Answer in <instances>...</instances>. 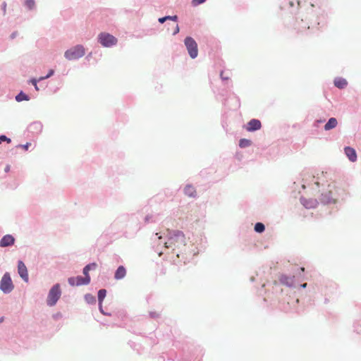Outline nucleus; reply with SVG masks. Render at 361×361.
<instances>
[{
  "label": "nucleus",
  "mask_w": 361,
  "mask_h": 361,
  "mask_svg": "<svg viewBox=\"0 0 361 361\" xmlns=\"http://www.w3.org/2000/svg\"><path fill=\"white\" fill-rule=\"evenodd\" d=\"M126 275V270L123 266H120L118 267L115 272L114 278L116 280L122 279Z\"/></svg>",
  "instance_id": "14"
},
{
  "label": "nucleus",
  "mask_w": 361,
  "mask_h": 361,
  "mask_svg": "<svg viewBox=\"0 0 361 361\" xmlns=\"http://www.w3.org/2000/svg\"><path fill=\"white\" fill-rule=\"evenodd\" d=\"M345 154L349 159V160L352 162H355L357 160V154L355 150L350 147H346L344 149Z\"/></svg>",
  "instance_id": "13"
},
{
  "label": "nucleus",
  "mask_w": 361,
  "mask_h": 361,
  "mask_svg": "<svg viewBox=\"0 0 361 361\" xmlns=\"http://www.w3.org/2000/svg\"><path fill=\"white\" fill-rule=\"evenodd\" d=\"M301 286H302V288H305V287L307 286V283H303L302 285H301Z\"/></svg>",
  "instance_id": "36"
},
{
  "label": "nucleus",
  "mask_w": 361,
  "mask_h": 361,
  "mask_svg": "<svg viewBox=\"0 0 361 361\" xmlns=\"http://www.w3.org/2000/svg\"><path fill=\"white\" fill-rule=\"evenodd\" d=\"M310 18L307 15L302 16L300 19H296L293 24V29L298 35L308 37L312 35V29L309 25Z\"/></svg>",
  "instance_id": "2"
},
{
  "label": "nucleus",
  "mask_w": 361,
  "mask_h": 361,
  "mask_svg": "<svg viewBox=\"0 0 361 361\" xmlns=\"http://www.w3.org/2000/svg\"><path fill=\"white\" fill-rule=\"evenodd\" d=\"M98 39L100 44L106 47H111L117 43V39L106 32L100 33L98 36Z\"/></svg>",
  "instance_id": "5"
},
{
  "label": "nucleus",
  "mask_w": 361,
  "mask_h": 361,
  "mask_svg": "<svg viewBox=\"0 0 361 361\" xmlns=\"http://www.w3.org/2000/svg\"><path fill=\"white\" fill-rule=\"evenodd\" d=\"M265 229L264 225L262 223H257L255 226V231L257 233H262Z\"/></svg>",
  "instance_id": "21"
},
{
  "label": "nucleus",
  "mask_w": 361,
  "mask_h": 361,
  "mask_svg": "<svg viewBox=\"0 0 361 361\" xmlns=\"http://www.w3.org/2000/svg\"><path fill=\"white\" fill-rule=\"evenodd\" d=\"M61 290L59 284L54 285L51 290H49L48 297H47V304L49 306L54 305L59 298L61 297Z\"/></svg>",
  "instance_id": "4"
},
{
  "label": "nucleus",
  "mask_w": 361,
  "mask_h": 361,
  "mask_svg": "<svg viewBox=\"0 0 361 361\" xmlns=\"http://www.w3.org/2000/svg\"><path fill=\"white\" fill-rule=\"evenodd\" d=\"M25 5L28 9H32L35 5L34 0H25Z\"/></svg>",
  "instance_id": "24"
},
{
  "label": "nucleus",
  "mask_w": 361,
  "mask_h": 361,
  "mask_svg": "<svg viewBox=\"0 0 361 361\" xmlns=\"http://www.w3.org/2000/svg\"><path fill=\"white\" fill-rule=\"evenodd\" d=\"M165 247L171 249V252H166L169 260L173 264L183 261L185 263L188 255H190V245L187 244L185 235L181 231H175L165 242Z\"/></svg>",
  "instance_id": "1"
},
{
  "label": "nucleus",
  "mask_w": 361,
  "mask_h": 361,
  "mask_svg": "<svg viewBox=\"0 0 361 361\" xmlns=\"http://www.w3.org/2000/svg\"><path fill=\"white\" fill-rule=\"evenodd\" d=\"M85 49L82 45H77L68 49L64 56L68 60H75L85 55Z\"/></svg>",
  "instance_id": "3"
},
{
  "label": "nucleus",
  "mask_w": 361,
  "mask_h": 361,
  "mask_svg": "<svg viewBox=\"0 0 361 361\" xmlns=\"http://www.w3.org/2000/svg\"><path fill=\"white\" fill-rule=\"evenodd\" d=\"M334 85L338 88H344L347 85V82L345 79L338 78L334 80Z\"/></svg>",
  "instance_id": "17"
},
{
  "label": "nucleus",
  "mask_w": 361,
  "mask_h": 361,
  "mask_svg": "<svg viewBox=\"0 0 361 361\" xmlns=\"http://www.w3.org/2000/svg\"><path fill=\"white\" fill-rule=\"evenodd\" d=\"M317 26H319V25H320V23H319V22H317Z\"/></svg>",
  "instance_id": "38"
},
{
  "label": "nucleus",
  "mask_w": 361,
  "mask_h": 361,
  "mask_svg": "<svg viewBox=\"0 0 361 361\" xmlns=\"http://www.w3.org/2000/svg\"><path fill=\"white\" fill-rule=\"evenodd\" d=\"M261 127L262 124L260 121L257 119H252L247 123L246 130L249 132H252L259 130Z\"/></svg>",
  "instance_id": "9"
},
{
  "label": "nucleus",
  "mask_w": 361,
  "mask_h": 361,
  "mask_svg": "<svg viewBox=\"0 0 361 361\" xmlns=\"http://www.w3.org/2000/svg\"><path fill=\"white\" fill-rule=\"evenodd\" d=\"M178 32H179V27H178V25L176 24L175 30L173 32V35H176L177 33H178Z\"/></svg>",
  "instance_id": "30"
},
{
  "label": "nucleus",
  "mask_w": 361,
  "mask_h": 361,
  "mask_svg": "<svg viewBox=\"0 0 361 361\" xmlns=\"http://www.w3.org/2000/svg\"><path fill=\"white\" fill-rule=\"evenodd\" d=\"M18 271L20 277L25 281H28L27 269L25 264L22 261L18 262Z\"/></svg>",
  "instance_id": "10"
},
{
  "label": "nucleus",
  "mask_w": 361,
  "mask_h": 361,
  "mask_svg": "<svg viewBox=\"0 0 361 361\" xmlns=\"http://www.w3.org/2000/svg\"><path fill=\"white\" fill-rule=\"evenodd\" d=\"M300 202L307 209L315 208L318 204L317 200L306 199L305 197H301Z\"/></svg>",
  "instance_id": "11"
},
{
  "label": "nucleus",
  "mask_w": 361,
  "mask_h": 361,
  "mask_svg": "<svg viewBox=\"0 0 361 361\" xmlns=\"http://www.w3.org/2000/svg\"><path fill=\"white\" fill-rule=\"evenodd\" d=\"M4 321V318L2 317L0 318V322H3Z\"/></svg>",
  "instance_id": "35"
},
{
  "label": "nucleus",
  "mask_w": 361,
  "mask_h": 361,
  "mask_svg": "<svg viewBox=\"0 0 361 361\" xmlns=\"http://www.w3.org/2000/svg\"><path fill=\"white\" fill-rule=\"evenodd\" d=\"M54 73V71L53 69H51L49 71V73L46 75V76H44V77H40L39 78V80H44V79H47V78H49V77H51V75H53V74Z\"/></svg>",
  "instance_id": "25"
},
{
  "label": "nucleus",
  "mask_w": 361,
  "mask_h": 361,
  "mask_svg": "<svg viewBox=\"0 0 361 361\" xmlns=\"http://www.w3.org/2000/svg\"><path fill=\"white\" fill-rule=\"evenodd\" d=\"M169 16V19H170V20H174V21H176V20H177V19H178L177 16Z\"/></svg>",
  "instance_id": "32"
},
{
  "label": "nucleus",
  "mask_w": 361,
  "mask_h": 361,
  "mask_svg": "<svg viewBox=\"0 0 361 361\" xmlns=\"http://www.w3.org/2000/svg\"><path fill=\"white\" fill-rule=\"evenodd\" d=\"M16 99L18 101V102H22L23 100H28V97L27 95H26L25 93L23 92H20L16 97Z\"/></svg>",
  "instance_id": "22"
},
{
  "label": "nucleus",
  "mask_w": 361,
  "mask_h": 361,
  "mask_svg": "<svg viewBox=\"0 0 361 361\" xmlns=\"http://www.w3.org/2000/svg\"><path fill=\"white\" fill-rule=\"evenodd\" d=\"M91 266H93L94 268H96L97 264L96 263H92L85 266L83 269V274L85 276L84 278L90 277L88 272L91 269Z\"/></svg>",
  "instance_id": "18"
},
{
  "label": "nucleus",
  "mask_w": 361,
  "mask_h": 361,
  "mask_svg": "<svg viewBox=\"0 0 361 361\" xmlns=\"http://www.w3.org/2000/svg\"><path fill=\"white\" fill-rule=\"evenodd\" d=\"M207 0H192V4L193 6H197L201 4H203Z\"/></svg>",
  "instance_id": "26"
},
{
  "label": "nucleus",
  "mask_w": 361,
  "mask_h": 361,
  "mask_svg": "<svg viewBox=\"0 0 361 361\" xmlns=\"http://www.w3.org/2000/svg\"><path fill=\"white\" fill-rule=\"evenodd\" d=\"M338 122L337 120L335 118H331L328 122L324 126V130H329L331 129H333L336 128L337 126Z\"/></svg>",
  "instance_id": "16"
},
{
  "label": "nucleus",
  "mask_w": 361,
  "mask_h": 361,
  "mask_svg": "<svg viewBox=\"0 0 361 361\" xmlns=\"http://www.w3.org/2000/svg\"><path fill=\"white\" fill-rule=\"evenodd\" d=\"M184 192L186 195L190 197H194L196 195V190L195 188L190 185H188L184 188Z\"/></svg>",
  "instance_id": "15"
},
{
  "label": "nucleus",
  "mask_w": 361,
  "mask_h": 361,
  "mask_svg": "<svg viewBox=\"0 0 361 361\" xmlns=\"http://www.w3.org/2000/svg\"><path fill=\"white\" fill-rule=\"evenodd\" d=\"M168 19H169V16H165V17H163V18H160L159 19V22L161 23H164Z\"/></svg>",
  "instance_id": "29"
},
{
  "label": "nucleus",
  "mask_w": 361,
  "mask_h": 361,
  "mask_svg": "<svg viewBox=\"0 0 361 361\" xmlns=\"http://www.w3.org/2000/svg\"><path fill=\"white\" fill-rule=\"evenodd\" d=\"M15 239L11 235H4L0 240V247H7L14 243Z\"/></svg>",
  "instance_id": "12"
},
{
  "label": "nucleus",
  "mask_w": 361,
  "mask_h": 361,
  "mask_svg": "<svg viewBox=\"0 0 361 361\" xmlns=\"http://www.w3.org/2000/svg\"><path fill=\"white\" fill-rule=\"evenodd\" d=\"M3 141H6L7 142H11V139L8 138L6 135H1L0 136V143Z\"/></svg>",
  "instance_id": "27"
},
{
  "label": "nucleus",
  "mask_w": 361,
  "mask_h": 361,
  "mask_svg": "<svg viewBox=\"0 0 361 361\" xmlns=\"http://www.w3.org/2000/svg\"><path fill=\"white\" fill-rule=\"evenodd\" d=\"M34 86H35V89H36L37 90H38L37 85L36 84V85H34Z\"/></svg>",
  "instance_id": "37"
},
{
  "label": "nucleus",
  "mask_w": 361,
  "mask_h": 361,
  "mask_svg": "<svg viewBox=\"0 0 361 361\" xmlns=\"http://www.w3.org/2000/svg\"><path fill=\"white\" fill-rule=\"evenodd\" d=\"M106 294V291L105 289H101V290H99V292H98V300H99L100 303L102 302V300L105 298Z\"/></svg>",
  "instance_id": "23"
},
{
  "label": "nucleus",
  "mask_w": 361,
  "mask_h": 361,
  "mask_svg": "<svg viewBox=\"0 0 361 361\" xmlns=\"http://www.w3.org/2000/svg\"><path fill=\"white\" fill-rule=\"evenodd\" d=\"M184 42L190 56L192 59L196 58L198 54L197 44L196 42L191 37H187L185 39Z\"/></svg>",
  "instance_id": "6"
},
{
  "label": "nucleus",
  "mask_w": 361,
  "mask_h": 361,
  "mask_svg": "<svg viewBox=\"0 0 361 361\" xmlns=\"http://www.w3.org/2000/svg\"><path fill=\"white\" fill-rule=\"evenodd\" d=\"M39 81V80H37V79H32L30 80L31 83L33 85H36V84L37 83V82Z\"/></svg>",
  "instance_id": "31"
},
{
  "label": "nucleus",
  "mask_w": 361,
  "mask_h": 361,
  "mask_svg": "<svg viewBox=\"0 0 361 361\" xmlns=\"http://www.w3.org/2000/svg\"><path fill=\"white\" fill-rule=\"evenodd\" d=\"M301 270H302V271H304L305 268L302 267V268H301Z\"/></svg>",
  "instance_id": "39"
},
{
  "label": "nucleus",
  "mask_w": 361,
  "mask_h": 361,
  "mask_svg": "<svg viewBox=\"0 0 361 361\" xmlns=\"http://www.w3.org/2000/svg\"><path fill=\"white\" fill-rule=\"evenodd\" d=\"M280 281L282 283L286 284L288 286H291L292 283H293V279L289 278V277L286 276H282L280 278Z\"/></svg>",
  "instance_id": "19"
},
{
  "label": "nucleus",
  "mask_w": 361,
  "mask_h": 361,
  "mask_svg": "<svg viewBox=\"0 0 361 361\" xmlns=\"http://www.w3.org/2000/svg\"><path fill=\"white\" fill-rule=\"evenodd\" d=\"M221 78H222V79H224V80H228V78H224V72H221Z\"/></svg>",
  "instance_id": "34"
},
{
  "label": "nucleus",
  "mask_w": 361,
  "mask_h": 361,
  "mask_svg": "<svg viewBox=\"0 0 361 361\" xmlns=\"http://www.w3.org/2000/svg\"><path fill=\"white\" fill-rule=\"evenodd\" d=\"M14 286L8 273L4 274L0 281V289L5 293L13 290Z\"/></svg>",
  "instance_id": "7"
},
{
  "label": "nucleus",
  "mask_w": 361,
  "mask_h": 361,
  "mask_svg": "<svg viewBox=\"0 0 361 361\" xmlns=\"http://www.w3.org/2000/svg\"><path fill=\"white\" fill-rule=\"evenodd\" d=\"M90 281V277L83 278L81 276L71 277L68 279V283L71 286H80L88 284Z\"/></svg>",
  "instance_id": "8"
},
{
  "label": "nucleus",
  "mask_w": 361,
  "mask_h": 361,
  "mask_svg": "<svg viewBox=\"0 0 361 361\" xmlns=\"http://www.w3.org/2000/svg\"><path fill=\"white\" fill-rule=\"evenodd\" d=\"M252 142L250 140L247 139H241L239 141V146L241 148L247 147L251 145Z\"/></svg>",
  "instance_id": "20"
},
{
  "label": "nucleus",
  "mask_w": 361,
  "mask_h": 361,
  "mask_svg": "<svg viewBox=\"0 0 361 361\" xmlns=\"http://www.w3.org/2000/svg\"><path fill=\"white\" fill-rule=\"evenodd\" d=\"M150 314H151L152 317H158L159 315L158 313L151 312Z\"/></svg>",
  "instance_id": "33"
},
{
  "label": "nucleus",
  "mask_w": 361,
  "mask_h": 361,
  "mask_svg": "<svg viewBox=\"0 0 361 361\" xmlns=\"http://www.w3.org/2000/svg\"><path fill=\"white\" fill-rule=\"evenodd\" d=\"M30 142H27L25 145H20V147L25 149V150H27L29 149V147L30 146Z\"/></svg>",
  "instance_id": "28"
}]
</instances>
